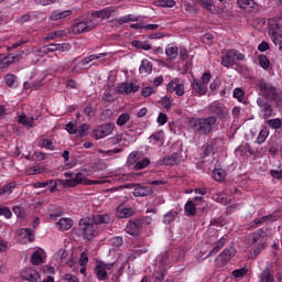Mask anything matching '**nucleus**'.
<instances>
[{
    "label": "nucleus",
    "mask_w": 282,
    "mask_h": 282,
    "mask_svg": "<svg viewBox=\"0 0 282 282\" xmlns=\"http://www.w3.org/2000/svg\"><path fill=\"white\" fill-rule=\"evenodd\" d=\"M111 216L109 214H97L91 218H82L78 223V227L74 228L75 235H82L86 241H91L98 237V226L100 224H109Z\"/></svg>",
    "instance_id": "1"
},
{
    "label": "nucleus",
    "mask_w": 282,
    "mask_h": 282,
    "mask_svg": "<svg viewBox=\"0 0 282 282\" xmlns=\"http://www.w3.org/2000/svg\"><path fill=\"white\" fill-rule=\"evenodd\" d=\"M188 126L195 135H210L213 129L217 127V116L191 118Z\"/></svg>",
    "instance_id": "2"
},
{
    "label": "nucleus",
    "mask_w": 282,
    "mask_h": 282,
    "mask_svg": "<svg viewBox=\"0 0 282 282\" xmlns=\"http://www.w3.org/2000/svg\"><path fill=\"white\" fill-rule=\"evenodd\" d=\"M249 243L252 247L254 257H259L268 243V228L263 227L250 235Z\"/></svg>",
    "instance_id": "3"
},
{
    "label": "nucleus",
    "mask_w": 282,
    "mask_h": 282,
    "mask_svg": "<svg viewBox=\"0 0 282 282\" xmlns=\"http://www.w3.org/2000/svg\"><path fill=\"white\" fill-rule=\"evenodd\" d=\"M257 87L264 100H281L282 98L281 91L265 79L258 80Z\"/></svg>",
    "instance_id": "4"
},
{
    "label": "nucleus",
    "mask_w": 282,
    "mask_h": 282,
    "mask_svg": "<svg viewBox=\"0 0 282 282\" xmlns=\"http://www.w3.org/2000/svg\"><path fill=\"white\" fill-rule=\"evenodd\" d=\"M269 35L274 45H279L282 41V18L269 19Z\"/></svg>",
    "instance_id": "5"
},
{
    "label": "nucleus",
    "mask_w": 282,
    "mask_h": 282,
    "mask_svg": "<svg viewBox=\"0 0 282 282\" xmlns=\"http://www.w3.org/2000/svg\"><path fill=\"white\" fill-rule=\"evenodd\" d=\"M243 58H246V55L232 48L227 51L226 55L221 57L220 65H223V67H226L227 69H230L232 65H237V63L239 61H243Z\"/></svg>",
    "instance_id": "6"
},
{
    "label": "nucleus",
    "mask_w": 282,
    "mask_h": 282,
    "mask_svg": "<svg viewBox=\"0 0 282 282\" xmlns=\"http://www.w3.org/2000/svg\"><path fill=\"white\" fill-rule=\"evenodd\" d=\"M166 91H169V94H175V96L180 98L186 94V87L182 79L174 77L166 85Z\"/></svg>",
    "instance_id": "7"
},
{
    "label": "nucleus",
    "mask_w": 282,
    "mask_h": 282,
    "mask_svg": "<svg viewBox=\"0 0 282 282\" xmlns=\"http://www.w3.org/2000/svg\"><path fill=\"white\" fill-rule=\"evenodd\" d=\"M144 226V219L137 218L129 220L126 226V232L131 235V237H140L142 235V228Z\"/></svg>",
    "instance_id": "8"
},
{
    "label": "nucleus",
    "mask_w": 282,
    "mask_h": 282,
    "mask_svg": "<svg viewBox=\"0 0 282 282\" xmlns=\"http://www.w3.org/2000/svg\"><path fill=\"white\" fill-rule=\"evenodd\" d=\"M96 28V23H94V20L87 18L83 21L76 22L73 25V33L74 34H83L85 32H91Z\"/></svg>",
    "instance_id": "9"
},
{
    "label": "nucleus",
    "mask_w": 282,
    "mask_h": 282,
    "mask_svg": "<svg viewBox=\"0 0 282 282\" xmlns=\"http://www.w3.org/2000/svg\"><path fill=\"white\" fill-rule=\"evenodd\" d=\"M279 219H281V214L279 212H274L270 215L253 219L250 223V228H251V230H254V228H259L268 221H278Z\"/></svg>",
    "instance_id": "10"
},
{
    "label": "nucleus",
    "mask_w": 282,
    "mask_h": 282,
    "mask_svg": "<svg viewBox=\"0 0 282 282\" xmlns=\"http://www.w3.org/2000/svg\"><path fill=\"white\" fill-rule=\"evenodd\" d=\"M113 268V263H105L102 261L97 262L95 267V274L98 281H107L109 279V273L107 270H111Z\"/></svg>",
    "instance_id": "11"
},
{
    "label": "nucleus",
    "mask_w": 282,
    "mask_h": 282,
    "mask_svg": "<svg viewBox=\"0 0 282 282\" xmlns=\"http://www.w3.org/2000/svg\"><path fill=\"white\" fill-rule=\"evenodd\" d=\"M257 105L260 108L264 120H268V118H272L274 116V107H272L270 102H268V99L259 97L257 99Z\"/></svg>",
    "instance_id": "12"
},
{
    "label": "nucleus",
    "mask_w": 282,
    "mask_h": 282,
    "mask_svg": "<svg viewBox=\"0 0 282 282\" xmlns=\"http://www.w3.org/2000/svg\"><path fill=\"white\" fill-rule=\"evenodd\" d=\"M113 129H116L115 123H106L101 127L94 130L95 140H102V138H107V135H111L113 133Z\"/></svg>",
    "instance_id": "13"
},
{
    "label": "nucleus",
    "mask_w": 282,
    "mask_h": 282,
    "mask_svg": "<svg viewBox=\"0 0 282 282\" xmlns=\"http://www.w3.org/2000/svg\"><path fill=\"white\" fill-rule=\"evenodd\" d=\"M140 91V86L134 83H121L117 86V94H121L122 96H129V94H137Z\"/></svg>",
    "instance_id": "14"
},
{
    "label": "nucleus",
    "mask_w": 282,
    "mask_h": 282,
    "mask_svg": "<svg viewBox=\"0 0 282 282\" xmlns=\"http://www.w3.org/2000/svg\"><path fill=\"white\" fill-rule=\"evenodd\" d=\"M237 249L235 247L225 248L218 256L221 265H228L231 259H235Z\"/></svg>",
    "instance_id": "15"
},
{
    "label": "nucleus",
    "mask_w": 282,
    "mask_h": 282,
    "mask_svg": "<svg viewBox=\"0 0 282 282\" xmlns=\"http://www.w3.org/2000/svg\"><path fill=\"white\" fill-rule=\"evenodd\" d=\"M191 88L193 96H206L208 94V86L202 84V79L199 78L193 79Z\"/></svg>",
    "instance_id": "16"
},
{
    "label": "nucleus",
    "mask_w": 282,
    "mask_h": 282,
    "mask_svg": "<svg viewBox=\"0 0 282 282\" xmlns=\"http://www.w3.org/2000/svg\"><path fill=\"white\" fill-rule=\"evenodd\" d=\"M208 110L210 113H214V116H217L218 118H224V116H226V107L220 101H213L208 106Z\"/></svg>",
    "instance_id": "17"
},
{
    "label": "nucleus",
    "mask_w": 282,
    "mask_h": 282,
    "mask_svg": "<svg viewBox=\"0 0 282 282\" xmlns=\"http://www.w3.org/2000/svg\"><path fill=\"white\" fill-rule=\"evenodd\" d=\"M153 193V187L137 184L133 191L134 197H149Z\"/></svg>",
    "instance_id": "18"
},
{
    "label": "nucleus",
    "mask_w": 282,
    "mask_h": 282,
    "mask_svg": "<svg viewBox=\"0 0 282 282\" xmlns=\"http://www.w3.org/2000/svg\"><path fill=\"white\" fill-rule=\"evenodd\" d=\"M22 279L29 282H39L41 275L39 274V271H36L35 269L29 268L22 273Z\"/></svg>",
    "instance_id": "19"
},
{
    "label": "nucleus",
    "mask_w": 282,
    "mask_h": 282,
    "mask_svg": "<svg viewBox=\"0 0 282 282\" xmlns=\"http://www.w3.org/2000/svg\"><path fill=\"white\" fill-rule=\"evenodd\" d=\"M134 213L131 207L124 208L122 205L117 207V217L119 219H129V217H133Z\"/></svg>",
    "instance_id": "20"
},
{
    "label": "nucleus",
    "mask_w": 282,
    "mask_h": 282,
    "mask_svg": "<svg viewBox=\"0 0 282 282\" xmlns=\"http://www.w3.org/2000/svg\"><path fill=\"white\" fill-rule=\"evenodd\" d=\"M182 162V155L180 153H173L172 155H167L162 160V163L165 166H175Z\"/></svg>",
    "instance_id": "21"
},
{
    "label": "nucleus",
    "mask_w": 282,
    "mask_h": 282,
    "mask_svg": "<svg viewBox=\"0 0 282 282\" xmlns=\"http://www.w3.org/2000/svg\"><path fill=\"white\" fill-rule=\"evenodd\" d=\"M153 72V63L149 59H142L139 67V74L142 76H149Z\"/></svg>",
    "instance_id": "22"
},
{
    "label": "nucleus",
    "mask_w": 282,
    "mask_h": 282,
    "mask_svg": "<svg viewBox=\"0 0 282 282\" xmlns=\"http://www.w3.org/2000/svg\"><path fill=\"white\" fill-rule=\"evenodd\" d=\"M67 17H72V10H55L50 14V21H61V19H67Z\"/></svg>",
    "instance_id": "23"
},
{
    "label": "nucleus",
    "mask_w": 282,
    "mask_h": 282,
    "mask_svg": "<svg viewBox=\"0 0 282 282\" xmlns=\"http://www.w3.org/2000/svg\"><path fill=\"white\" fill-rule=\"evenodd\" d=\"M165 54L170 61H175L180 56V47L175 44H169L165 48Z\"/></svg>",
    "instance_id": "24"
},
{
    "label": "nucleus",
    "mask_w": 282,
    "mask_h": 282,
    "mask_svg": "<svg viewBox=\"0 0 282 282\" xmlns=\"http://www.w3.org/2000/svg\"><path fill=\"white\" fill-rule=\"evenodd\" d=\"M258 282H274V273L269 268L264 269L258 275Z\"/></svg>",
    "instance_id": "25"
},
{
    "label": "nucleus",
    "mask_w": 282,
    "mask_h": 282,
    "mask_svg": "<svg viewBox=\"0 0 282 282\" xmlns=\"http://www.w3.org/2000/svg\"><path fill=\"white\" fill-rule=\"evenodd\" d=\"M113 12V9L107 7L99 11H94L91 13V17H95L96 19H109Z\"/></svg>",
    "instance_id": "26"
},
{
    "label": "nucleus",
    "mask_w": 282,
    "mask_h": 282,
    "mask_svg": "<svg viewBox=\"0 0 282 282\" xmlns=\"http://www.w3.org/2000/svg\"><path fill=\"white\" fill-rule=\"evenodd\" d=\"M226 238L221 237L218 241L214 242L213 249L209 251L207 257H213V254H217V252H219V250H221V248L226 246Z\"/></svg>",
    "instance_id": "27"
},
{
    "label": "nucleus",
    "mask_w": 282,
    "mask_h": 282,
    "mask_svg": "<svg viewBox=\"0 0 282 282\" xmlns=\"http://www.w3.org/2000/svg\"><path fill=\"white\" fill-rule=\"evenodd\" d=\"M37 147L40 149H47L48 151H55L56 147H54V142L52 139L43 138L37 142Z\"/></svg>",
    "instance_id": "28"
},
{
    "label": "nucleus",
    "mask_w": 282,
    "mask_h": 282,
    "mask_svg": "<svg viewBox=\"0 0 282 282\" xmlns=\"http://www.w3.org/2000/svg\"><path fill=\"white\" fill-rule=\"evenodd\" d=\"M74 226V220L72 218H61L57 223V228L59 230H69Z\"/></svg>",
    "instance_id": "29"
},
{
    "label": "nucleus",
    "mask_w": 282,
    "mask_h": 282,
    "mask_svg": "<svg viewBox=\"0 0 282 282\" xmlns=\"http://www.w3.org/2000/svg\"><path fill=\"white\" fill-rule=\"evenodd\" d=\"M19 124H23L24 127H29V129H32L34 127V117H28L25 115H20L18 117Z\"/></svg>",
    "instance_id": "30"
},
{
    "label": "nucleus",
    "mask_w": 282,
    "mask_h": 282,
    "mask_svg": "<svg viewBox=\"0 0 282 282\" xmlns=\"http://www.w3.org/2000/svg\"><path fill=\"white\" fill-rule=\"evenodd\" d=\"M17 188V182L8 183L0 187V195H12L14 193V189Z\"/></svg>",
    "instance_id": "31"
},
{
    "label": "nucleus",
    "mask_w": 282,
    "mask_h": 282,
    "mask_svg": "<svg viewBox=\"0 0 282 282\" xmlns=\"http://www.w3.org/2000/svg\"><path fill=\"white\" fill-rule=\"evenodd\" d=\"M239 8L242 10H254L257 2L254 0H237Z\"/></svg>",
    "instance_id": "32"
},
{
    "label": "nucleus",
    "mask_w": 282,
    "mask_h": 282,
    "mask_svg": "<svg viewBox=\"0 0 282 282\" xmlns=\"http://www.w3.org/2000/svg\"><path fill=\"white\" fill-rule=\"evenodd\" d=\"M85 182V175L83 173H77L75 177L67 180L66 184L69 186H78V184H83Z\"/></svg>",
    "instance_id": "33"
},
{
    "label": "nucleus",
    "mask_w": 282,
    "mask_h": 282,
    "mask_svg": "<svg viewBox=\"0 0 282 282\" xmlns=\"http://www.w3.org/2000/svg\"><path fill=\"white\" fill-rule=\"evenodd\" d=\"M183 3H184L185 12H187L188 14H197V12H199V8L197 7V2L195 0L193 3L186 0Z\"/></svg>",
    "instance_id": "34"
},
{
    "label": "nucleus",
    "mask_w": 282,
    "mask_h": 282,
    "mask_svg": "<svg viewBox=\"0 0 282 282\" xmlns=\"http://www.w3.org/2000/svg\"><path fill=\"white\" fill-rule=\"evenodd\" d=\"M184 210L188 215V217H193L197 213V206L193 200H187L185 204Z\"/></svg>",
    "instance_id": "35"
},
{
    "label": "nucleus",
    "mask_w": 282,
    "mask_h": 282,
    "mask_svg": "<svg viewBox=\"0 0 282 282\" xmlns=\"http://www.w3.org/2000/svg\"><path fill=\"white\" fill-rule=\"evenodd\" d=\"M138 160H140V152L138 151H133L129 154L128 159H127V166H135V164H138Z\"/></svg>",
    "instance_id": "36"
},
{
    "label": "nucleus",
    "mask_w": 282,
    "mask_h": 282,
    "mask_svg": "<svg viewBox=\"0 0 282 282\" xmlns=\"http://www.w3.org/2000/svg\"><path fill=\"white\" fill-rule=\"evenodd\" d=\"M177 219V212L171 209L170 212H167L164 216H163V224H165L166 226H169V224H173V220Z\"/></svg>",
    "instance_id": "37"
},
{
    "label": "nucleus",
    "mask_w": 282,
    "mask_h": 282,
    "mask_svg": "<svg viewBox=\"0 0 282 282\" xmlns=\"http://www.w3.org/2000/svg\"><path fill=\"white\" fill-rule=\"evenodd\" d=\"M212 177L216 182H224L226 180V171H224L223 169H215L213 171Z\"/></svg>",
    "instance_id": "38"
},
{
    "label": "nucleus",
    "mask_w": 282,
    "mask_h": 282,
    "mask_svg": "<svg viewBox=\"0 0 282 282\" xmlns=\"http://www.w3.org/2000/svg\"><path fill=\"white\" fill-rule=\"evenodd\" d=\"M198 6L208 10V12H213V7L215 6V0H195Z\"/></svg>",
    "instance_id": "39"
},
{
    "label": "nucleus",
    "mask_w": 282,
    "mask_h": 282,
    "mask_svg": "<svg viewBox=\"0 0 282 282\" xmlns=\"http://www.w3.org/2000/svg\"><path fill=\"white\" fill-rule=\"evenodd\" d=\"M129 120H131V115L129 112H123L118 117L117 124L118 127H124Z\"/></svg>",
    "instance_id": "40"
},
{
    "label": "nucleus",
    "mask_w": 282,
    "mask_h": 282,
    "mask_svg": "<svg viewBox=\"0 0 282 282\" xmlns=\"http://www.w3.org/2000/svg\"><path fill=\"white\" fill-rule=\"evenodd\" d=\"M151 164V160L149 158H144L142 161H138L134 165L133 169L134 171H142L143 169H147Z\"/></svg>",
    "instance_id": "41"
},
{
    "label": "nucleus",
    "mask_w": 282,
    "mask_h": 282,
    "mask_svg": "<svg viewBox=\"0 0 282 282\" xmlns=\"http://www.w3.org/2000/svg\"><path fill=\"white\" fill-rule=\"evenodd\" d=\"M31 263L32 265H41V263H43V256L41 254V251L33 252Z\"/></svg>",
    "instance_id": "42"
},
{
    "label": "nucleus",
    "mask_w": 282,
    "mask_h": 282,
    "mask_svg": "<svg viewBox=\"0 0 282 282\" xmlns=\"http://www.w3.org/2000/svg\"><path fill=\"white\" fill-rule=\"evenodd\" d=\"M151 142L153 144H158L160 142L162 144V140H164V132L163 131H158L151 134L150 137Z\"/></svg>",
    "instance_id": "43"
},
{
    "label": "nucleus",
    "mask_w": 282,
    "mask_h": 282,
    "mask_svg": "<svg viewBox=\"0 0 282 282\" xmlns=\"http://www.w3.org/2000/svg\"><path fill=\"white\" fill-rule=\"evenodd\" d=\"M258 61H259V65H260V67H262V69L270 68V59L268 58V56L261 54V55H259Z\"/></svg>",
    "instance_id": "44"
},
{
    "label": "nucleus",
    "mask_w": 282,
    "mask_h": 282,
    "mask_svg": "<svg viewBox=\"0 0 282 282\" xmlns=\"http://www.w3.org/2000/svg\"><path fill=\"white\" fill-rule=\"evenodd\" d=\"M267 124L268 127H270V129H281L282 120L280 118L269 119L267 121Z\"/></svg>",
    "instance_id": "45"
},
{
    "label": "nucleus",
    "mask_w": 282,
    "mask_h": 282,
    "mask_svg": "<svg viewBox=\"0 0 282 282\" xmlns=\"http://www.w3.org/2000/svg\"><path fill=\"white\" fill-rule=\"evenodd\" d=\"M20 235L24 239H29V241H34V235L32 234V229H30V228H22V229H20Z\"/></svg>",
    "instance_id": "46"
},
{
    "label": "nucleus",
    "mask_w": 282,
    "mask_h": 282,
    "mask_svg": "<svg viewBox=\"0 0 282 282\" xmlns=\"http://www.w3.org/2000/svg\"><path fill=\"white\" fill-rule=\"evenodd\" d=\"M234 279H243L246 274H248V269L241 268V269H236L231 272Z\"/></svg>",
    "instance_id": "47"
},
{
    "label": "nucleus",
    "mask_w": 282,
    "mask_h": 282,
    "mask_svg": "<svg viewBox=\"0 0 282 282\" xmlns=\"http://www.w3.org/2000/svg\"><path fill=\"white\" fill-rule=\"evenodd\" d=\"M2 61H3L4 67H8V65H12V63H14L15 61H18V57L14 56V55H6V54H2Z\"/></svg>",
    "instance_id": "48"
},
{
    "label": "nucleus",
    "mask_w": 282,
    "mask_h": 282,
    "mask_svg": "<svg viewBox=\"0 0 282 282\" xmlns=\"http://www.w3.org/2000/svg\"><path fill=\"white\" fill-rule=\"evenodd\" d=\"M88 131H89V124H87V123L80 124L77 128L78 138H85V135L87 134Z\"/></svg>",
    "instance_id": "49"
},
{
    "label": "nucleus",
    "mask_w": 282,
    "mask_h": 282,
    "mask_svg": "<svg viewBox=\"0 0 282 282\" xmlns=\"http://www.w3.org/2000/svg\"><path fill=\"white\" fill-rule=\"evenodd\" d=\"M4 83L8 87H13L14 83H17V76L14 74L6 75Z\"/></svg>",
    "instance_id": "50"
},
{
    "label": "nucleus",
    "mask_w": 282,
    "mask_h": 282,
    "mask_svg": "<svg viewBox=\"0 0 282 282\" xmlns=\"http://www.w3.org/2000/svg\"><path fill=\"white\" fill-rule=\"evenodd\" d=\"M237 151H240L241 155H243L245 153H250V155H254V150H252V148L248 143H246L242 147L237 148Z\"/></svg>",
    "instance_id": "51"
},
{
    "label": "nucleus",
    "mask_w": 282,
    "mask_h": 282,
    "mask_svg": "<svg viewBox=\"0 0 282 282\" xmlns=\"http://www.w3.org/2000/svg\"><path fill=\"white\" fill-rule=\"evenodd\" d=\"M30 175H41V173H45V167L41 165H34L30 169Z\"/></svg>",
    "instance_id": "52"
},
{
    "label": "nucleus",
    "mask_w": 282,
    "mask_h": 282,
    "mask_svg": "<svg viewBox=\"0 0 282 282\" xmlns=\"http://www.w3.org/2000/svg\"><path fill=\"white\" fill-rule=\"evenodd\" d=\"M0 217H6V219H12V210L9 207H0Z\"/></svg>",
    "instance_id": "53"
},
{
    "label": "nucleus",
    "mask_w": 282,
    "mask_h": 282,
    "mask_svg": "<svg viewBox=\"0 0 282 282\" xmlns=\"http://www.w3.org/2000/svg\"><path fill=\"white\" fill-rule=\"evenodd\" d=\"M268 135H269L268 130H261L257 138L258 144H263V142H265V140H268Z\"/></svg>",
    "instance_id": "54"
},
{
    "label": "nucleus",
    "mask_w": 282,
    "mask_h": 282,
    "mask_svg": "<svg viewBox=\"0 0 282 282\" xmlns=\"http://www.w3.org/2000/svg\"><path fill=\"white\" fill-rule=\"evenodd\" d=\"M243 96H245L243 89L236 88L234 90V98H237L238 102H243Z\"/></svg>",
    "instance_id": "55"
},
{
    "label": "nucleus",
    "mask_w": 282,
    "mask_h": 282,
    "mask_svg": "<svg viewBox=\"0 0 282 282\" xmlns=\"http://www.w3.org/2000/svg\"><path fill=\"white\" fill-rule=\"evenodd\" d=\"M61 180H50L47 181V186H50L51 193H56V187L58 186Z\"/></svg>",
    "instance_id": "56"
},
{
    "label": "nucleus",
    "mask_w": 282,
    "mask_h": 282,
    "mask_svg": "<svg viewBox=\"0 0 282 282\" xmlns=\"http://www.w3.org/2000/svg\"><path fill=\"white\" fill-rule=\"evenodd\" d=\"M156 122L163 127V124H166V122H169V116H166V113L164 112H160L159 117L156 119Z\"/></svg>",
    "instance_id": "57"
},
{
    "label": "nucleus",
    "mask_w": 282,
    "mask_h": 282,
    "mask_svg": "<svg viewBox=\"0 0 282 282\" xmlns=\"http://www.w3.org/2000/svg\"><path fill=\"white\" fill-rule=\"evenodd\" d=\"M66 131L70 134V135H76V133H78V128H76V124H74L73 122H68L66 124Z\"/></svg>",
    "instance_id": "58"
},
{
    "label": "nucleus",
    "mask_w": 282,
    "mask_h": 282,
    "mask_svg": "<svg viewBox=\"0 0 282 282\" xmlns=\"http://www.w3.org/2000/svg\"><path fill=\"white\" fill-rule=\"evenodd\" d=\"M161 8H175V0H160Z\"/></svg>",
    "instance_id": "59"
},
{
    "label": "nucleus",
    "mask_w": 282,
    "mask_h": 282,
    "mask_svg": "<svg viewBox=\"0 0 282 282\" xmlns=\"http://www.w3.org/2000/svg\"><path fill=\"white\" fill-rule=\"evenodd\" d=\"M204 155L205 158H208V155H215V144H208L206 145L205 150H204Z\"/></svg>",
    "instance_id": "60"
},
{
    "label": "nucleus",
    "mask_w": 282,
    "mask_h": 282,
    "mask_svg": "<svg viewBox=\"0 0 282 282\" xmlns=\"http://www.w3.org/2000/svg\"><path fill=\"white\" fill-rule=\"evenodd\" d=\"M63 282H80L78 278L72 273H66L63 276Z\"/></svg>",
    "instance_id": "61"
},
{
    "label": "nucleus",
    "mask_w": 282,
    "mask_h": 282,
    "mask_svg": "<svg viewBox=\"0 0 282 282\" xmlns=\"http://www.w3.org/2000/svg\"><path fill=\"white\" fill-rule=\"evenodd\" d=\"M13 213L19 217L20 219H23L25 217V210L21 208V206H14L13 207Z\"/></svg>",
    "instance_id": "62"
},
{
    "label": "nucleus",
    "mask_w": 282,
    "mask_h": 282,
    "mask_svg": "<svg viewBox=\"0 0 282 282\" xmlns=\"http://www.w3.org/2000/svg\"><path fill=\"white\" fill-rule=\"evenodd\" d=\"M102 99L106 102H113L115 98H113V95L111 94V90H109V89L105 90Z\"/></svg>",
    "instance_id": "63"
},
{
    "label": "nucleus",
    "mask_w": 282,
    "mask_h": 282,
    "mask_svg": "<svg viewBox=\"0 0 282 282\" xmlns=\"http://www.w3.org/2000/svg\"><path fill=\"white\" fill-rule=\"evenodd\" d=\"M210 78H213V76L210 75V73H204L200 79V83L205 85V87H208V83H210Z\"/></svg>",
    "instance_id": "64"
}]
</instances>
